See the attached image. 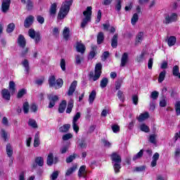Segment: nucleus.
Listing matches in <instances>:
<instances>
[{
    "label": "nucleus",
    "mask_w": 180,
    "mask_h": 180,
    "mask_svg": "<svg viewBox=\"0 0 180 180\" xmlns=\"http://www.w3.org/2000/svg\"><path fill=\"white\" fill-rule=\"evenodd\" d=\"M96 46H91V51L89 55V58L92 59L96 56Z\"/></svg>",
    "instance_id": "nucleus-29"
},
{
    "label": "nucleus",
    "mask_w": 180,
    "mask_h": 180,
    "mask_svg": "<svg viewBox=\"0 0 180 180\" xmlns=\"http://www.w3.org/2000/svg\"><path fill=\"white\" fill-rule=\"evenodd\" d=\"M95 98H96V91L93 90L89 96V103H94V101H95Z\"/></svg>",
    "instance_id": "nucleus-25"
},
{
    "label": "nucleus",
    "mask_w": 180,
    "mask_h": 180,
    "mask_svg": "<svg viewBox=\"0 0 180 180\" xmlns=\"http://www.w3.org/2000/svg\"><path fill=\"white\" fill-rule=\"evenodd\" d=\"M67 108V101L63 100L59 105L58 112L59 113H64L65 108Z\"/></svg>",
    "instance_id": "nucleus-21"
},
{
    "label": "nucleus",
    "mask_w": 180,
    "mask_h": 180,
    "mask_svg": "<svg viewBox=\"0 0 180 180\" xmlns=\"http://www.w3.org/2000/svg\"><path fill=\"white\" fill-rule=\"evenodd\" d=\"M37 20L40 23V25H43V23H44V18L41 17V15H38L37 17Z\"/></svg>",
    "instance_id": "nucleus-64"
},
{
    "label": "nucleus",
    "mask_w": 180,
    "mask_h": 180,
    "mask_svg": "<svg viewBox=\"0 0 180 180\" xmlns=\"http://www.w3.org/2000/svg\"><path fill=\"white\" fill-rule=\"evenodd\" d=\"M178 19V15L176 13H172L171 15H168L165 17V23H172V22H176Z\"/></svg>",
    "instance_id": "nucleus-11"
},
{
    "label": "nucleus",
    "mask_w": 180,
    "mask_h": 180,
    "mask_svg": "<svg viewBox=\"0 0 180 180\" xmlns=\"http://www.w3.org/2000/svg\"><path fill=\"white\" fill-rule=\"evenodd\" d=\"M101 74H102V64L97 63L95 67V72H90L89 73L90 79L98 81L101 77Z\"/></svg>",
    "instance_id": "nucleus-3"
},
{
    "label": "nucleus",
    "mask_w": 180,
    "mask_h": 180,
    "mask_svg": "<svg viewBox=\"0 0 180 180\" xmlns=\"http://www.w3.org/2000/svg\"><path fill=\"white\" fill-rule=\"evenodd\" d=\"M63 36L65 40H68L70 38V28L65 27L63 32Z\"/></svg>",
    "instance_id": "nucleus-26"
},
{
    "label": "nucleus",
    "mask_w": 180,
    "mask_h": 180,
    "mask_svg": "<svg viewBox=\"0 0 180 180\" xmlns=\"http://www.w3.org/2000/svg\"><path fill=\"white\" fill-rule=\"evenodd\" d=\"M48 99L49 101V108L51 109V108H54L56 105V102L58 101V96L54 94H48Z\"/></svg>",
    "instance_id": "nucleus-8"
},
{
    "label": "nucleus",
    "mask_w": 180,
    "mask_h": 180,
    "mask_svg": "<svg viewBox=\"0 0 180 180\" xmlns=\"http://www.w3.org/2000/svg\"><path fill=\"white\" fill-rule=\"evenodd\" d=\"M11 0H1V11L3 13H7L11 8Z\"/></svg>",
    "instance_id": "nucleus-6"
},
{
    "label": "nucleus",
    "mask_w": 180,
    "mask_h": 180,
    "mask_svg": "<svg viewBox=\"0 0 180 180\" xmlns=\"http://www.w3.org/2000/svg\"><path fill=\"white\" fill-rule=\"evenodd\" d=\"M60 68L63 71H65V60L64 59L60 60Z\"/></svg>",
    "instance_id": "nucleus-63"
},
{
    "label": "nucleus",
    "mask_w": 180,
    "mask_h": 180,
    "mask_svg": "<svg viewBox=\"0 0 180 180\" xmlns=\"http://www.w3.org/2000/svg\"><path fill=\"white\" fill-rule=\"evenodd\" d=\"M84 18L81 23V27L84 29L89 22H91V16L92 15V7L89 6L86 8V11L83 12Z\"/></svg>",
    "instance_id": "nucleus-2"
},
{
    "label": "nucleus",
    "mask_w": 180,
    "mask_h": 180,
    "mask_svg": "<svg viewBox=\"0 0 180 180\" xmlns=\"http://www.w3.org/2000/svg\"><path fill=\"white\" fill-rule=\"evenodd\" d=\"M15 30V24L11 23L7 26L6 32L7 33H12Z\"/></svg>",
    "instance_id": "nucleus-50"
},
{
    "label": "nucleus",
    "mask_w": 180,
    "mask_h": 180,
    "mask_svg": "<svg viewBox=\"0 0 180 180\" xmlns=\"http://www.w3.org/2000/svg\"><path fill=\"white\" fill-rule=\"evenodd\" d=\"M70 127H71V125L70 124H67L60 127L59 130L61 133H67V131L70 130Z\"/></svg>",
    "instance_id": "nucleus-32"
},
{
    "label": "nucleus",
    "mask_w": 180,
    "mask_h": 180,
    "mask_svg": "<svg viewBox=\"0 0 180 180\" xmlns=\"http://www.w3.org/2000/svg\"><path fill=\"white\" fill-rule=\"evenodd\" d=\"M34 19V17H33V15H30L28 16L25 22H24V26L25 27H30L31 25L33 24V20Z\"/></svg>",
    "instance_id": "nucleus-14"
},
{
    "label": "nucleus",
    "mask_w": 180,
    "mask_h": 180,
    "mask_svg": "<svg viewBox=\"0 0 180 180\" xmlns=\"http://www.w3.org/2000/svg\"><path fill=\"white\" fill-rule=\"evenodd\" d=\"M138 20H139V14L134 13L131 20V25H133V26H134V25H136V23H137Z\"/></svg>",
    "instance_id": "nucleus-48"
},
{
    "label": "nucleus",
    "mask_w": 180,
    "mask_h": 180,
    "mask_svg": "<svg viewBox=\"0 0 180 180\" xmlns=\"http://www.w3.org/2000/svg\"><path fill=\"white\" fill-rule=\"evenodd\" d=\"M63 141H67L68 140H70V139H72V134H66L65 135L63 136L62 137Z\"/></svg>",
    "instance_id": "nucleus-57"
},
{
    "label": "nucleus",
    "mask_w": 180,
    "mask_h": 180,
    "mask_svg": "<svg viewBox=\"0 0 180 180\" xmlns=\"http://www.w3.org/2000/svg\"><path fill=\"white\" fill-rule=\"evenodd\" d=\"M143 154H144V150L141 149L138 153L134 155L132 158L133 161H137V160H140V158L143 157Z\"/></svg>",
    "instance_id": "nucleus-31"
},
{
    "label": "nucleus",
    "mask_w": 180,
    "mask_h": 180,
    "mask_svg": "<svg viewBox=\"0 0 180 180\" xmlns=\"http://www.w3.org/2000/svg\"><path fill=\"white\" fill-rule=\"evenodd\" d=\"M112 130L113 133H117V132L120 131V127H119V125H117V124L112 125Z\"/></svg>",
    "instance_id": "nucleus-62"
},
{
    "label": "nucleus",
    "mask_w": 180,
    "mask_h": 180,
    "mask_svg": "<svg viewBox=\"0 0 180 180\" xmlns=\"http://www.w3.org/2000/svg\"><path fill=\"white\" fill-rule=\"evenodd\" d=\"M111 46L113 49H116L117 47V34H115L112 39Z\"/></svg>",
    "instance_id": "nucleus-34"
},
{
    "label": "nucleus",
    "mask_w": 180,
    "mask_h": 180,
    "mask_svg": "<svg viewBox=\"0 0 180 180\" xmlns=\"http://www.w3.org/2000/svg\"><path fill=\"white\" fill-rule=\"evenodd\" d=\"M35 164L39 165V167H43L44 165V159L41 157H37L35 158Z\"/></svg>",
    "instance_id": "nucleus-30"
},
{
    "label": "nucleus",
    "mask_w": 180,
    "mask_h": 180,
    "mask_svg": "<svg viewBox=\"0 0 180 180\" xmlns=\"http://www.w3.org/2000/svg\"><path fill=\"white\" fill-rule=\"evenodd\" d=\"M143 39H144V32H141L138 33L136 39V44L141 43V41H143Z\"/></svg>",
    "instance_id": "nucleus-28"
},
{
    "label": "nucleus",
    "mask_w": 180,
    "mask_h": 180,
    "mask_svg": "<svg viewBox=\"0 0 180 180\" xmlns=\"http://www.w3.org/2000/svg\"><path fill=\"white\" fill-rule=\"evenodd\" d=\"M103 40H105V36L103 35V32H99L97 36V43L98 44H102Z\"/></svg>",
    "instance_id": "nucleus-35"
},
{
    "label": "nucleus",
    "mask_w": 180,
    "mask_h": 180,
    "mask_svg": "<svg viewBox=\"0 0 180 180\" xmlns=\"http://www.w3.org/2000/svg\"><path fill=\"white\" fill-rule=\"evenodd\" d=\"M180 158V148H176L174 150V158L178 160Z\"/></svg>",
    "instance_id": "nucleus-60"
},
{
    "label": "nucleus",
    "mask_w": 180,
    "mask_h": 180,
    "mask_svg": "<svg viewBox=\"0 0 180 180\" xmlns=\"http://www.w3.org/2000/svg\"><path fill=\"white\" fill-rule=\"evenodd\" d=\"M8 88H9V91L11 94H15V91H16L15 82H13L12 81L10 82Z\"/></svg>",
    "instance_id": "nucleus-41"
},
{
    "label": "nucleus",
    "mask_w": 180,
    "mask_h": 180,
    "mask_svg": "<svg viewBox=\"0 0 180 180\" xmlns=\"http://www.w3.org/2000/svg\"><path fill=\"white\" fill-rule=\"evenodd\" d=\"M158 95H160L158 91H154L151 93L150 98H152V99H153V100H155L158 98Z\"/></svg>",
    "instance_id": "nucleus-61"
},
{
    "label": "nucleus",
    "mask_w": 180,
    "mask_h": 180,
    "mask_svg": "<svg viewBox=\"0 0 180 180\" xmlns=\"http://www.w3.org/2000/svg\"><path fill=\"white\" fill-rule=\"evenodd\" d=\"M108 82H109V80H108V78L104 77L101 79V88H106V86H108Z\"/></svg>",
    "instance_id": "nucleus-46"
},
{
    "label": "nucleus",
    "mask_w": 180,
    "mask_h": 180,
    "mask_svg": "<svg viewBox=\"0 0 180 180\" xmlns=\"http://www.w3.org/2000/svg\"><path fill=\"white\" fill-rule=\"evenodd\" d=\"M76 64H81L82 60H84V56L81 55H76L75 56Z\"/></svg>",
    "instance_id": "nucleus-53"
},
{
    "label": "nucleus",
    "mask_w": 180,
    "mask_h": 180,
    "mask_svg": "<svg viewBox=\"0 0 180 180\" xmlns=\"http://www.w3.org/2000/svg\"><path fill=\"white\" fill-rule=\"evenodd\" d=\"M79 117H81V113L79 112H77L73 117L72 127L75 133H78V131H79V127L78 126V123H77V122H78V120H79Z\"/></svg>",
    "instance_id": "nucleus-5"
},
{
    "label": "nucleus",
    "mask_w": 180,
    "mask_h": 180,
    "mask_svg": "<svg viewBox=\"0 0 180 180\" xmlns=\"http://www.w3.org/2000/svg\"><path fill=\"white\" fill-rule=\"evenodd\" d=\"M143 171H146V166L136 167L134 169V172H143Z\"/></svg>",
    "instance_id": "nucleus-54"
},
{
    "label": "nucleus",
    "mask_w": 180,
    "mask_h": 180,
    "mask_svg": "<svg viewBox=\"0 0 180 180\" xmlns=\"http://www.w3.org/2000/svg\"><path fill=\"white\" fill-rule=\"evenodd\" d=\"M72 108H74V101L71 100L68 103V105L66 109V113H71V112L72 110Z\"/></svg>",
    "instance_id": "nucleus-40"
},
{
    "label": "nucleus",
    "mask_w": 180,
    "mask_h": 180,
    "mask_svg": "<svg viewBox=\"0 0 180 180\" xmlns=\"http://www.w3.org/2000/svg\"><path fill=\"white\" fill-rule=\"evenodd\" d=\"M71 5H72V0L65 1L62 4L58 15V19L63 20L64 18H65V16H67V15H68Z\"/></svg>",
    "instance_id": "nucleus-1"
},
{
    "label": "nucleus",
    "mask_w": 180,
    "mask_h": 180,
    "mask_svg": "<svg viewBox=\"0 0 180 180\" xmlns=\"http://www.w3.org/2000/svg\"><path fill=\"white\" fill-rule=\"evenodd\" d=\"M175 110L177 116L180 115V101H177L175 103Z\"/></svg>",
    "instance_id": "nucleus-56"
},
{
    "label": "nucleus",
    "mask_w": 180,
    "mask_h": 180,
    "mask_svg": "<svg viewBox=\"0 0 180 180\" xmlns=\"http://www.w3.org/2000/svg\"><path fill=\"white\" fill-rule=\"evenodd\" d=\"M86 140L82 138L81 140L79 141V146L80 148H86Z\"/></svg>",
    "instance_id": "nucleus-43"
},
{
    "label": "nucleus",
    "mask_w": 180,
    "mask_h": 180,
    "mask_svg": "<svg viewBox=\"0 0 180 180\" xmlns=\"http://www.w3.org/2000/svg\"><path fill=\"white\" fill-rule=\"evenodd\" d=\"M25 4L27 11H32V9H33V2L32 1V0H27V2Z\"/></svg>",
    "instance_id": "nucleus-51"
},
{
    "label": "nucleus",
    "mask_w": 180,
    "mask_h": 180,
    "mask_svg": "<svg viewBox=\"0 0 180 180\" xmlns=\"http://www.w3.org/2000/svg\"><path fill=\"white\" fill-rule=\"evenodd\" d=\"M165 75H167V71L165 70H163L160 73L159 77H158V82L160 84H161V82H162L164 79H165Z\"/></svg>",
    "instance_id": "nucleus-36"
},
{
    "label": "nucleus",
    "mask_w": 180,
    "mask_h": 180,
    "mask_svg": "<svg viewBox=\"0 0 180 180\" xmlns=\"http://www.w3.org/2000/svg\"><path fill=\"white\" fill-rule=\"evenodd\" d=\"M111 159L113 162H115V164L122 163V158L116 153L111 155Z\"/></svg>",
    "instance_id": "nucleus-17"
},
{
    "label": "nucleus",
    "mask_w": 180,
    "mask_h": 180,
    "mask_svg": "<svg viewBox=\"0 0 180 180\" xmlns=\"http://www.w3.org/2000/svg\"><path fill=\"white\" fill-rule=\"evenodd\" d=\"M150 117V114L148 112H146L144 113H141L138 117L139 122H144V120H147Z\"/></svg>",
    "instance_id": "nucleus-19"
},
{
    "label": "nucleus",
    "mask_w": 180,
    "mask_h": 180,
    "mask_svg": "<svg viewBox=\"0 0 180 180\" xmlns=\"http://www.w3.org/2000/svg\"><path fill=\"white\" fill-rule=\"evenodd\" d=\"M22 109H23L24 113H25V114L29 113V103L28 102H25L23 103Z\"/></svg>",
    "instance_id": "nucleus-52"
},
{
    "label": "nucleus",
    "mask_w": 180,
    "mask_h": 180,
    "mask_svg": "<svg viewBox=\"0 0 180 180\" xmlns=\"http://www.w3.org/2000/svg\"><path fill=\"white\" fill-rule=\"evenodd\" d=\"M172 72L174 77H178V78L180 79L179 67H178V65H175L173 67Z\"/></svg>",
    "instance_id": "nucleus-33"
},
{
    "label": "nucleus",
    "mask_w": 180,
    "mask_h": 180,
    "mask_svg": "<svg viewBox=\"0 0 180 180\" xmlns=\"http://www.w3.org/2000/svg\"><path fill=\"white\" fill-rule=\"evenodd\" d=\"M58 162V158L57 156H55L53 155V153H50L48 155L47 160H46V164L49 167H51L53 164H57Z\"/></svg>",
    "instance_id": "nucleus-7"
},
{
    "label": "nucleus",
    "mask_w": 180,
    "mask_h": 180,
    "mask_svg": "<svg viewBox=\"0 0 180 180\" xmlns=\"http://www.w3.org/2000/svg\"><path fill=\"white\" fill-rule=\"evenodd\" d=\"M77 84H78V82L75 80L72 82V83L70 84V86L69 88V90L68 91V96H72V94H74V92H75V89H77Z\"/></svg>",
    "instance_id": "nucleus-12"
},
{
    "label": "nucleus",
    "mask_w": 180,
    "mask_h": 180,
    "mask_svg": "<svg viewBox=\"0 0 180 180\" xmlns=\"http://www.w3.org/2000/svg\"><path fill=\"white\" fill-rule=\"evenodd\" d=\"M1 96L5 101H11V92L7 89H4L1 91Z\"/></svg>",
    "instance_id": "nucleus-13"
},
{
    "label": "nucleus",
    "mask_w": 180,
    "mask_h": 180,
    "mask_svg": "<svg viewBox=\"0 0 180 180\" xmlns=\"http://www.w3.org/2000/svg\"><path fill=\"white\" fill-rule=\"evenodd\" d=\"M22 64L23 65V67L25 68V72L27 74H29V70H30V68H29V61L26 59H25L22 62Z\"/></svg>",
    "instance_id": "nucleus-45"
},
{
    "label": "nucleus",
    "mask_w": 180,
    "mask_h": 180,
    "mask_svg": "<svg viewBox=\"0 0 180 180\" xmlns=\"http://www.w3.org/2000/svg\"><path fill=\"white\" fill-rule=\"evenodd\" d=\"M28 125L32 129H37V122L33 119H30L28 121Z\"/></svg>",
    "instance_id": "nucleus-39"
},
{
    "label": "nucleus",
    "mask_w": 180,
    "mask_h": 180,
    "mask_svg": "<svg viewBox=\"0 0 180 180\" xmlns=\"http://www.w3.org/2000/svg\"><path fill=\"white\" fill-rule=\"evenodd\" d=\"M153 160L151 162V167L154 168L157 165V161H158L160 158V153H155L153 156Z\"/></svg>",
    "instance_id": "nucleus-20"
},
{
    "label": "nucleus",
    "mask_w": 180,
    "mask_h": 180,
    "mask_svg": "<svg viewBox=\"0 0 180 180\" xmlns=\"http://www.w3.org/2000/svg\"><path fill=\"white\" fill-rule=\"evenodd\" d=\"M18 45L22 49H25V47L26 46V39H25V37H23V35L22 34L19 35L18 39Z\"/></svg>",
    "instance_id": "nucleus-16"
},
{
    "label": "nucleus",
    "mask_w": 180,
    "mask_h": 180,
    "mask_svg": "<svg viewBox=\"0 0 180 180\" xmlns=\"http://www.w3.org/2000/svg\"><path fill=\"white\" fill-rule=\"evenodd\" d=\"M117 96L118 99H120L121 102H124V95H123V92L122 91H118Z\"/></svg>",
    "instance_id": "nucleus-58"
},
{
    "label": "nucleus",
    "mask_w": 180,
    "mask_h": 180,
    "mask_svg": "<svg viewBox=\"0 0 180 180\" xmlns=\"http://www.w3.org/2000/svg\"><path fill=\"white\" fill-rule=\"evenodd\" d=\"M49 12L51 15H56L57 12V4L54 3L51 6Z\"/></svg>",
    "instance_id": "nucleus-42"
},
{
    "label": "nucleus",
    "mask_w": 180,
    "mask_h": 180,
    "mask_svg": "<svg viewBox=\"0 0 180 180\" xmlns=\"http://www.w3.org/2000/svg\"><path fill=\"white\" fill-rule=\"evenodd\" d=\"M176 43V37L172 36L169 37L167 40V44L169 47H172V46H174Z\"/></svg>",
    "instance_id": "nucleus-23"
},
{
    "label": "nucleus",
    "mask_w": 180,
    "mask_h": 180,
    "mask_svg": "<svg viewBox=\"0 0 180 180\" xmlns=\"http://www.w3.org/2000/svg\"><path fill=\"white\" fill-rule=\"evenodd\" d=\"M86 166L82 165L79 169V171L77 172V176L79 178H84V179H86Z\"/></svg>",
    "instance_id": "nucleus-10"
},
{
    "label": "nucleus",
    "mask_w": 180,
    "mask_h": 180,
    "mask_svg": "<svg viewBox=\"0 0 180 180\" xmlns=\"http://www.w3.org/2000/svg\"><path fill=\"white\" fill-rule=\"evenodd\" d=\"M40 146V135L37 133L34 139V147H39Z\"/></svg>",
    "instance_id": "nucleus-27"
},
{
    "label": "nucleus",
    "mask_w": 180,
    "mask_h": 180,
    "mask_svg": "<svg viewBox=\"0 0 180 180\" xmlns=\"http://www.w3.org/2000/svg\"><path fill=\"white\" fill-rule=\"evenodd\" d=\"M49 86L54 88V85H56V77L54 75L49 77Z\"/></svg>",
    "instance_id": "nucleus-37"
},
{
    "label": "nucleus",
    "mask_w": 180,
    "mask_h": 180,
    "mask_svg": "<svg viewBox=\"0 0 180 180\" xmlns=\"http://www.w3.org/2000/svg\"><path fill=\"white\" fill-rule=\"evenodd\" d=\"M63 84L64 82L62 80V79H58L55 82L53 88H55V89H60V88L63 87Z\"/></svg>",
    "instance_id": "nucleus-22"
},
{
    "label": "nucleus",
    "mask_w": 180,
    "mask_h": 180,
    "mask_svg": "<svg viewBox=\"0 0 180 180\" xmlns=\"http://www.w3.org/2000/svg\"><path fill=\"white\" fill-rule=\"evenodd\" d=\"M120 164L121 163H115L113 165L115 174H118V172H120V168H122V166H120Z\"/></svg>",
    "instance_id": "nucleus-55"
},
{
    "label": "nucleus",
    "mask_w": 180,
    "mask_h": 180,
    "mask_svg": "<svg viewBox=\"0 0 180 180\" xmlns=\"http://www.w3.org/2000/svg\"><path fill=\"white\" fill-rule=\"evenodd\" d=\"M28 36H30L31 39H33V40H34L36 44H37V43H39L40 40H41V37H40V32H36V31H34V30L33 29L29 30Z\"/></svg>",
    "instance_id": "nucleus-4"
},
{
    "label": "nucleus",
    "mask_w": 180,
    "mask_h": 180,
    "mask_svg": "<svg viewBox=\"0 0 180 180\" xmlns=\"http://www.w3.org/2000/svg\"><path fill=\"white\" fill-rule=\"evenodd\" d=\"M122 0H117V4L115 5V11H117V12H120V11H122Z\"/></svg>",
    "instance_id": "nucleus-49"
},
{
    "label": "nucleus",
    "mask_w": 180,
    "mask_h": 180,
    "mask_svg": "<svg viewBox=\"0 0 180 180\" xmlns=\"http://www.w3.org/2000/svg\"><path fill=\"white\" fill-rule=\"evenodd\" d=\"M157 134H151L149 136V141L152 143V144H157Z\"/></svg>",
    "instance_id": "nucleus-47"
},
{
    "label": "nucleus",
    "mask_w": 180,
    "mask_h": 180,
    "mask_svg": "<svg viewBox=\"0 0 180 180\" xmlns=\"http://www.w3.org/2000/svg\"><path fill=\"white\" fill-rule=\"evenodd\" d=\"M77 169V166H73L72 167H70L65 173V176H70V175H72L75 171Z\"/></svg>",
    "instance_id": "nucleus-38"
},
{
    "label": "nucleus",
    "mask_w": 180,
    "mask_h": 180,
    "mask_svg": "<svg viewBox=\"0 0 180 180\" xmlns=\"http://www.w3.org/2000/svg\"><path fill=\"white\" fill-rule=\"evenodd\" d=\"M25 94H26V89H22L18 91L17 98H22V96H23V95H25Z\"/></svg>",
    "instance_id": "nucleus-59"
},
{
    "label": "nucleus",
    "mask_w": 180,
    "mask_h": 180,
    "mask_svg": "<svg viewBox=\"0 0 180 180\" xmlns=\"http://www.w3.org/2000/svg\"><path fill=\"white\" fill-rule=\"evenodd\" d=\"M0 137L4 143H8V141H9V139L11 138V134H9V133H8V131H6V130L4 129H1Z\"/></svg>",
    "instance_id": "nucleus-9"
},
{
    "label": "nucleus",
    "mask_w": 180,
    "mask_h": 180,
    "mask_svg": "<svg viewBox=\"0 0 180 180\" xmlns=\"http://www.w3.org/2000/svg\"><path fill=\"white\" fill-rule=\"evenodd\" d=\"M129 61V54L127 53H124L121 58L120 67H125Z\"/></svg>",
    "instance_id": "nucleus-15"
},
{
    "label": "nucleus",
    "mask_w": 180,
    "mask_h": 180,
    "mask_svg": "<svg viewBox=\"0 0 180 180\" xmlns=\"http://www.w3.org/2000/svg\"><path fill=\"white\" fill-rule=\"evenodd\" d=\"M6 151L8 157H12V155L13 154V149L12 148V146L11 145V143H7Z\"/></svg>",
    "instance_id": "nucleus-24"
},
{
    "label": "nucleus",
    "mask_w": 180,
    "mask_h": 180,
    "mask_svg": "<svg viewBox=\"0 0 180 180\" xmlns=\"http://www.w3.org/2000/svg\"><path fill=\"white\" fill-rule=\"evenodd\" d=\"M76 50L77 51H78V53H81V54H84V53H85V45H84L81 42H77Z\"/></svg>",
    "instance_id": "nucleus-18"
},
{
    "label": "nucleus",
    "mask_w": 180,
    "mask_h": 180,
    "mask_svg": "<svg viewBox=\"0 0 180 180\" xmlns=\"http://www.w3.org/2000/svg\"><path fill=\"white\" fill-rule=\"evenodd\" d=\"M140 129L141 131H144V133L150 132V127H148V126H147L146 124H141L140 125Z\"/></svg>",
    "instance_id": "nucleus-44"
}]
</instances>
